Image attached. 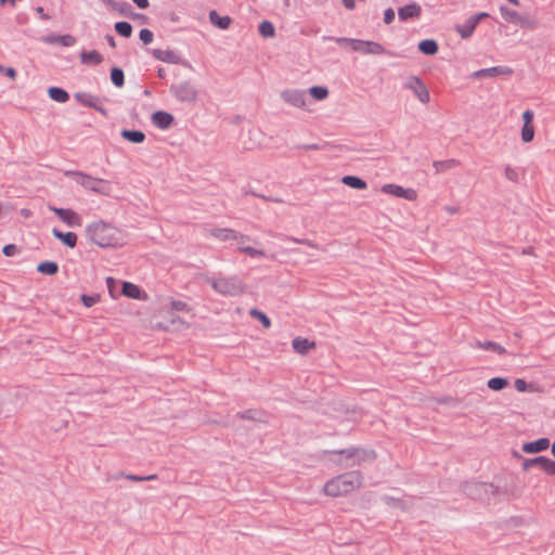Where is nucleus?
<instances>
[{"label":"nucleus","instance_id":"1","mask_svg":"<svg viewBox=\"0 0 555 555\" xmlns=\"http://www.w3.org/2000/svg\"><path fill=\"white\" fill-rule=\"evenodd\" d=\"M86 235L92 243L102 248L119 247L125 244L122 232L103 220L88 224L86 227Z\"/></svg>","mask_w":555,"mask_h":555},{"label":"nucleus","instance_id":"2","mask_svg":"<svg viewBox=\"0 0 555 555\" xmlns=\"http://www.w3.org/2000/svg\"><path fill=\"white\" fill-rule=\"evenodd\" d=\"M362 476L359 472H349L339 475L324 485V493L330 496L346 495L360 488Z\"/></svg>","mask_w":555,"mask_h":555},{"label":"nucleus","instance_id":"3","mask_svg":"<svg viewBox=\"0 0 555 555\" xmlns=\"http://www.w3.org/2000/svg\"><path fill=\"white\" fill-rule=\"evenodd\" d=\"M65 175L73 178L79 185L87 190L100 194L108 193L109 183L105 180L91 177L80 171H66Z\"/></svg>","mask_w":555,"mask_h":555},{"label":"nucleus","instance_id":"4","mask_svg":"<svg viewBox=\"0 0 555 555\" xmlns=\"http://www.w3.org/2000/svg\"><path fill=\"white\" fill-rule=\"evenodd\" d=\"M210 286L224 296H237L244 292V284L237 278L208 279Z\"/></svg>","mask_w":555,"mask_h":555},{"label":"nucleus","instance_id":"5","mask_svg":"<svg viewBox=\"0 0 555 555\" xmlns=\"http://www.w3.org/2000/svg\"><path fill=\"white\" fill-rule=\"evenodd\" d=\"M464 492L475 500H489L498 493V489L488 482H468L464 487Z\"/></svg>","mask_w":555,"mask_h":555},{"label":"nucleus","instance_id":"6","mask_svg":"<svg viewBox=\"0 0 555 555\" xmlns=\"http://www.w3.org/2000/svg\"><path fill=\"white\" fill-rule=\"evenodd\" d=\"M403 88L406 90H410L416 99L423 103L427 104L430 101V94L426 87V85L423 82V80L415 75L408 76L403 81Z\"/></svg>","mask_w":555,"mask_h":555},{"label":"nucleus","instance_id":"7","mask_svg":"<svg viewBox=\"0 0 555 555\" xmlns=\"http://www.w3.org/2000/svg\"><path fill=\"white\" fill-rule=\"evenodd\" d=\"M280 96L283 102L293 107L308 109V98L305 90L287 88L280 92Z\"/></svg>","mask_w":555,"mask_h":555},{"label":"nucleus","instance_id":"8","mask_svg":"<svg viewBox=\"0 0 555 555\" xmlns=\"http://www.w3.org/2000/svg\"><path fill=\"white\" fill-rule=\"evenodd\" d=\"M175 98L180 102H195L197 99V90L190 81H181L172 85L170 88Z\"/></svg>","mask_w":555,"mask_h":555},{"label":"nucleus","instance_id":"9","mask_svg":"<svg viewBox=\"0 0 555 555\" xmlns=\"http://www.w3.org/2000/svg\"><path fill=\"white\" fill-rule=\"evenodd\" d=\"M352 51L361 54L382 55L388 53L380 43L370 40L356 39L352 42Z\"/></svg>","mask_w":555,"mask_h":555},{"label":"nucleus","instance_id":"10","mask_svg":"<svg viewBox=\"0 0 555 555\" xmlns=\"http://www.w3.org/2000/svg\"><path fill=\"white\" fill-rule=\"evenodd\" d=\"M48 208L53 211L68 227H80L82 224L81 217L72 209L57 208L49 205Z\"/></svg>","mask_w":555,"mask_h":555},{"label":"nucleus","instance_id":"11","mask_svg":"<svg viewBox=\"0 0 555 555\" xmlns=\"http://www.w3.org/2000/svg\"><path fill=\"white\" fill-rule=\"evenodd\" d=\"M75 100L87 107H92L100 112L102 115H106V109L103 107L100 98L87 92H77L74 94Z\"/></svg>","mask_w":555,"mask_h":555},{"label":"nucleus","instance_id":"12","mask_svg":"<svg viewBox=\"0 0 555 555\" xmlns=\"http://www.w3.org/2000/svg\"><path fill=\"white\" fill-rule=\"evenodd\" d=\"M382 192H384L386 194L393 195L396 197L405 198L408 201H415L417 197V193L415 190L404 189L400 185L392 184V183L384 184L382 186Z\"/></svg>","mask_w":555,"mask_h":555},{"label":"nucleus","instance_id":"13","mask_svg":"<svg viewBox=\"0 0 555 555\" xmlns=\"http://www.w3.org/2000/svg\"><path fill=\"white\" fill-rule=\"evenodd\" d=\"M525 469L531 466H538L548 475H555V462L546 456H537L528 459L522 464Z\"/></svg>","mask_w":555,"mask_h":555},{"label":"nucleus","instance_id":"14","mask_svg":"<svg viewBox=\"0 0 555 555\" xmlns=\"http://www.w3.org/2000/svg\"><path fill=\"white\" fill-rule=\"evenodd\" d=\"M338 453L346 456V466H354L357 464H360V462L363 461L369 455H372L374 457L373 452L367 453L364 450L354 448L340 450L338 451Z\"/></svg>","mask_w":555,"mask_h":555},{"label":"nucleus","instance_id":"15","mask_svg":"<svg viewBox=\"0 0 555 555\" xmlns=\"http://www.w3.org/2000/svg\"><path fill=\"white\" fill-rule=\"evenodd\" d=\"M513 70L506 66H494L489 68H482L473 73L472 77L474 78H486V77H494L499 75H512Z\"/></svg>","mask_w":555,"mask_h":555},{"label":"nucleus","instance_id":"16","mask_svg":"<svg viewBox=\"0 0 555 555\" xmlns=\"http://www.w3.org/2000/svg\"><path fill=\"white\" fill-rule=\"evenodd\" d=\"M422 13V8L420 4L413 2L410 4H406L404 7L399 8L398 10V16L399 20L402 22H405L408 20L412 18H418Z\"/></svg>","mask_w":555,"mask_h":555},{"label":"nucleus","instance_id":"17","mask_svg":"<svg viewBox=\"0 0 555 555\" xmlns=\"http://www.w3.org/2000/svg\"><path fill=\"white\" fill-rule=\"evenodd\" d=\"M206 232L221 242L233 241L234 237H238V232L227 228H207Z\"/></svg>","mask_w":555,"mask_h":555},{"label":"nucleus","instance_id":"18","mask_svg":"<svg viewBox=\"0 0 555 555\" xmlns=\"http://www.w3.org/2000/svg\"><path fill=\"white\" fill-rule=\"evenodd\" d=\"M152 55L162 62L169 63V64H178L180 63V56L178 53H176L172 50L166 49H154L152 51Z\"/></svg>","mask_w":555,"mask_h":555},{"label":"nucleus","instance_id":"19","mask_svg":"<svg viewBox=\"0 0 555 555\" xmlns=\"http://www.w3.org/2000/svg\"><path fill=\"white\" fill-rule=\"evenodd\" d=\"M153 124L159 129H168L173 124V116L164 111H157L152 115Z\"/></svg>","mask_w":555,"mask_h":555},{"label":"nucleus","instance_id":"20","mask_svg":"<svg viewBox=\"0 0 555 555\" xmlns=\"http://www.w3.org/2000/svg\"><path fill=\"white\" fill-rule=\"evenodd\" d=\"M550 447V440L547 438H540L535 441L526 442L522 446L525 453H538L546 450Z\"/></svg>","mask_w":555,"mask_h":555},{"label":"nucleus","instance_id":"21","mask_svg":"<svg viewBox=\"0 0 555 555\" xmlns=\"http://www.w3.org/2000/svg\"><path fill=\"white\" fill-rule=\"evenodd\" d=\"M42 40L49 44L60 43L64 47H73L76 43V38L72 35H52Z\"/></svg>","mask_w":555,"mask_h":555},{"label":"nucleus","instance_id":"22","mask_svg":"<svg viewBox=\"0 0 555 555\" xmlns=\"http://www.w3.org/2000/svg\"><path fill=\"white\" fill-rule=\"evenodd\" d=\"M476 26L475 21L468 17L463 24L456 25L455 30L459 33L461 38L468 39L473 35Z\"/></svg>","mask_w":555,"mask_h":555},{"label":"nucleus","instance_id":"23","mask_svg":"<svg viewBox=\"0 0 555 555\" xmlns=\"http://www.w3.org/2000/svg\"><path fill=\"white\" fill-rule=\"evenodd\" d=\"M52 234L70 248H74L77 244V235L74 232L63 233L57 229H53Z\"/></svg>","mask_w":555,"mask_h":555},{"label":"nucleus","instance_id":"24","mask_svg":"<svg viewBox=\"0 0 555 555\" xmlns=\"http://www.w3.org/2000/svg\"><path fill=\"white\" fill-rule=\"evenodd\" d=\"M209 21L220 29H228L231 25V18L229 16H220L216 11L209 12Z\"/></svg>","mask_w":555,"mask_h":555},{"label":"nucleus","instance_id":"25","mask_svg":"<svg viewBox=\"0 0 555 555\" xmlns=\"http://www.w3.org/2000/svg\"><path fill=\"white\" fill-rule=\"evenodd\" d=\"M292 345L294 350L300 354L306 353L309 349L314 347L313 341H310L309 339L301 337L294 338Z\"/></svg>","mask_w":555,"mask_h":555},{"label":"nucleus","instance_id":"26","mask_svg":"<svg viewBox=\"0 0 555 555\" xmlns=\"http://www.w3.org/2000/svg\"><path fill=\"white\" fill-rule=\"evenodd\" d=\"M48 94L50 99L57 103H65L69 99V94L67 93V91L59 87H50L48 89Z\"/></svg>","mask_w":555,"mask_h":555},{"label":"nucleus","instance_id":"27","mask_svg":"<svg viewBox=\"0 0 555 555\" xmlns=\"http://www.w3.org/2000/svg\"><path fill=\"white\" fill-rule=\"evenodd\" d=\"M80 60L85 64H100L103 60L102 55L96 50L83 51L80 54Z\"/></svg>","mask_w":555,"mask_h":555},{"label":"nucleus","instance_id":"28","mask_svg":"<svg viewBox=\"0 0 555 555\" xmlns=\"http://www.w3.org/2000/svg\"><path fill=\"white\" fill-rule=\"evenodd\" d=\"M474 346L476 348H480V349H485V350H490L492 352H495V353H499V354H503L505 353V348L502 347L501 345L494 343V341H491V340H487V341H476L474 344Z\"/></svg>","mask_w":555,"mask_h":555},{"label":"nucleus","instance_id":"29","mask_svg":"<svg viewBox=\"0 0 555 555\" xmlns=\"http://www.w3.org/2000/svg\"><path fill=\"white\" fill-rule=\"evenodd\" d=\"M418 50L426 55H434L438 52V43L433 39L422 40Z\"/></svg>","mask_w":555,"mask_h":555},{"label":"nucleus","instance_id":"30","mask_svg":"<svg viewBox=\"0 0 555 555\" xmlns=\"http://www.w3.org/2000/svg\"><path fill=\"white\" fill-rule=\"evenodd\" d=\"M500 12L502 17L513 24H519V22L522 20V15H520L518 12L511 10L504 5L500 8Z\"/></svg>","mask_w":555,"mask_h":555},{"label":"nucleus","instance_id":"31","mask_svg":"<svg viewBox=\"0 0 555 555\" xmlns=\"http://www.w3.org/2000/svg\"><path fill=\"white\" fill-rule=\"evenodd\" d=\"M341 182L345 185H348V186H350L352 189H357V190H364L367 186L366 182L364 180H362L361 178L356 177V176H345V177H343Z\"/></svg>","mask_w":555,"mask_h":555},{"label":"nucleus","instance_id":"32","mask_svg":"<svg viewBox=\"0 0 555 555\" xmlns=\"http://www.w3.org/2000/svg\"><path fill=\"white\" fill-rule=\"evenodd\" d=\"M120 134L132 143H142L145 140L144 132L140 130H122Z\"/></svg>","mask_w":555,"mask_h":555},{"label":"nucleus","instance_id":"33","mask_svg":"<svg viewBox=\"0 0 555 555\" xmlns=\"http://www.w3.org/2000/svg\"><path fill=\"white\" fill-rule=\"evenodd\" d=\"M122 294L129 298L139 299L141 295V291L139 286L133 283L125 282L122 284Z\"/></svg>","mask_w":555,"mask_h":555},{"label":"nucleus","instance_id":"34","mask_svg":"<svg viewBox=\"0 0 555 555\" xmlns=\"http://www.w3.org/2000/svg\"><path fill=\"white\" fill-rule=\"evenodd\" d=\"M38 272L47 275H54L59 271V266L54 261H44L37 267Z\"/></svg>","mask_w":555,"mask_h":555},{"label":"nucleus","instance_id":"35","mask_svg":"<svg viewBox=\"0 0 555 555\" xmlns=\"http://www.w3.org/2000/svg\"><path fill=\"white\" fill-rule=\"evenodd\" d=\"M308 92L313 99L318 101H323L328 96L327 88L321 86H313L309 88Z\"/></svg>","mask_w":555,"mask_h":555},{"label":"nucleus","instance_id":"36","mask_svg":"<svg viewBox=\"0 0 555 555\" xmlns=\"http://www.w3.org/2000/svg\"><path fill=\"white\" fill-rule=\"evenodd\" d=\"M115 30L117 34L125 38H129L132 34V26L128 22H117L115 24Z\"/></svg>","mask_w":555,"mask_h":555},{"label":"nucleus","instance_id":"37","mask_svg":"<svg viewBox=\"0 0 555 555\" xmlns=\"http://www.w3.org/2000/svg\"><path fill=\"white\" fill-rule=\"evenodd\" d=\"M259 34L266 38L273 37L275 34L273 24L269 21L261 22L259 25Z\"/></svg>","mask_w":555,"mask_h":555},{"label":"nucleus","instance_id":"38","mask_svg":"<svg viewBox=\"0 0 555 555\" xmlns=\"http://www.w3.org/2000/svg\"><path fill=\"white\" fill-rule=\"evenodd\" d=\"M487 385L490 389L499 391L504 389L508 385V382L503 377H493L488 380Z\"/></svg>","mask_w":555,"mask_h":555},{"label":"nucleus","instance_id":"39","mask_svg":"<svg viewBox=\"0 0 555 555\" xmlns=\"http://www.w3.org/2000/svg\"><path fill=\"white\" fill-rule=\"evenodd\" d=\"M111 79L116 87H122L125 83L124 72L118 67H114L111 72Z\"/></svg>","mask_w":555,"mask_h":555},{"label":"nucleus","instance_id":"40","mask_svg":"<svg viewBox=\"0 0 555 555\" xmlns=\"http://www.w3.org/2000/svg\"><path fill=\"white\" fill-rule=\"evenodd\" d=\"M534 138V127L532 124H524L521 128V140L525 143H529Z\"/></svg>","mask_w":555,"mask_h":555},{"label":"nucleus","instance_id":"41","mask_svg":"<svg viewBox=\"0 0 555 555\" xmlns=\"http://www.w3.org/2000/svg\"><path fill=\"white\" fill-rule=\"evenodd\" d=\"M382 500H383V502L386 505H389V506H392V507H400L402 509H406L408 508L406 504L401 499L393 498V496H390V495H384L382 498Z\"/></svg>","mask_w":555,"mask_h":555},{"label":"nucleus","instance_id":"42","mask_svg":"<svg viewBox=\"0 0 555 555\" xmlns=\"http://www.w3.org/2000/svg\"><path fill=\"white\" fill-rule=\"evenodd\" d=\"M238 250L242 251V253H245L246 255H248L251 258L266 257V253L263 250L258 249V248H254V247H250V246H240Z\"/></svg>","mask_w":555,"mask_h":555},{"label":"nucleus","instance_id":"43","mask_svg":"<svg viewBox=\"0 0 555 555\" xmlns=\"http://www.w3.org/2000/svg\"><path fill=\"white\" fill-rule=\"evenodd\" d=\"M456 165H457V160H455V159H449V160H444V162H435L434 163V166L438 172L451 169V168L455 167Z\"/></svg>","mask_w":555,"mask_h":555},{"label":"nucleus","instance_id":"44","mask_svg":"<svg viewBox=\"0 0 555 555\" xmlns=\"http://www.w3.org/2000/svg\"><path fill=\"white\" fill-rule=\"evenodd\" d=\"M250 314H251L254 318L258 319V320L262 323V325H263L264 327H267V328H268V327H270V325H271V321H270V319H269V318H268L263 312H261V311H259V310H257V309H253V310L250 311Z\"/></svg>","mask_w":555,"mask_h":555},{"label":"nucleus","instance_id":"45","mask_svg":"<svg viewBox=\"0 0 555 555\" xmlns=\"http://www.w3.org/2000/svg\"><path fill=\"white\" fill-rule=\"evenodd\" d=\"M324 39L333 40L337 44L345 47L348 46L352 50V42L356 41L354 38H346V37H324Z\"/></svg>","mask_w":555,"mask_h":555},{"label":"nucleus","instance_id":"46","mask_svg":"<svg viewBox=\"0 0 555 555\" xmlns=\"http://www.w3.org/2000/svg\"><path fill=\"white\" fill-rule=\"evenodd\" d=\"M139 37L144 44H149L153 41L154 35L150 29L143 28L140 30Z\"/></svg>","mask_w":555,"mask_h":555},{"label":"nucleus","instance_id":"47","mask_svg":"<svg viewBox=\"0 0 555 555\" xmlns=\"http://www.w3.org/2000/svg\"><path fill=\"white\" fill-rule=\"evenodd\" d=\"M519 25L525 28L534 29L538 26V22L534 18H529L528 16L522 15V20L519 22Z\"/></svg>","mask_w":555,"mask_h":555},{"label":"nucleus","instance_id":"48","mask_svg":"<svg viewBox=\"0 0 555 555\" xmlns=\"http://www.w3.org/2000/svg\"><path fill=\"white\" fill-rule=\"evenodd\" d=\"M505 177L509 181L516 182L518 180V172L511 166L505 167Z\"/></svg>","mask_w":555,"mask_h":555},{"label":"nucleus","instance_id":"49","mask_svg":"<svg viewBox=\"0 0 555 555\" xmlns=\"http://www.w3.org/2000/svg\"><path fill=\"white\" fill-rule=\"evenodd\" d=\"M81 300L86 307L90 308L98 302L99 296L82 295Z\"/></svg>","mask_w":555,"mask_h":555},{"label":"nucleus","instance_id":"50","mask_svg":"<svg viewBox=\"0 0 555 555\" xmlns=\"http://www.w3.org/2000/svg\"><path fill=\"white\" fill-rule=\"evenodd\" d=\"M0 74H5L11 79H15L16 70L13 67H4L0 64Z\"/></svg>","mask_w":555,"mask_h":555},{"label":"nucleus","instance_id":"51","mask_svg":"<svg viewBox=\"0 0 555 555\" xmlns=\"http://www.w3.org/2000/svg\"><path fill=\"white\" fill-rule=\"evenodd\" d=\"M393 20H395V11H393V9L389 8L387 10H385V12H384V22L386 24H390V23L393 22Z\"/></svg>","mask_w":555,"mask_h":555},{"label":"nucleus","instance_id":"52","mask_svg":"<svg viewBox=\"0 0 555 555\" xmlns=\"http://www.w3.org/2000/svg\"><path fill=\"white\" fill-rule=\"evenodd\" d=\"M233 241L237 243L238 248L240 246H247L246 243L250 241V237L242 233H238V237H234Z\"/></svg>","mask_w":555,"mask_h":555},{"label":"nucleus","instance_id":"53","mask_svg":"<svg viewBox=\"0 0 555 555\" xmlns=\"http://www.w3.org/2000/svg\"><path fill=\"white\" fill-rule=\"evenodd\" d=\"M287 241H291V242H294V243H299V244H306L308 245L309 247H312V248H318V246L309 241V240H299V238H296V237H286Z\"/></svg>","mask_w":555,"mask_h":555},{"label":"nucleus","instance_id":"54","mask_svg":"<svg viewBox=\"0 0 555 555\" xmlns=\"http://www.w3.org/2000/svg\"><path fill=\"white\" fill-rule=\"evenodd\" d=\"M17 247L14 244H9L3 247V254L8 257L14 256Z\"/></svg>","mask_w":555,"mask_h":555},{"label":"nucleus","instance_id":"55","mask_svg":"<svg viewBox=\"0 0 555 555\" xmlns=\"http://www.w3.org/2000/svg\"><path fill=\"white\" fill-rule=\"evenodd\" d=\"M534 118V114L532 111L527 109L522 113V120L524 124H532V120Z\"/></svg>","mask_w":555,"mask_h":555},{"label":"nucleus","instance_id":"56","mask_svg":"<svg viewBox=\"0 0 555 555\" xmlns=\"http://www.w3.org/2000/svg\"><path fill=\"white\" fill-rule=\"evenodd\" d=\"M515 388L520 391V392H524L527 390V383L524 380V379H516L515 380Z\"/></svg>","mask_w":555,"mask_h":555},{"label":"nucleus","instance_id":"57","mask_svg":"<svg viewBox=\"0 0 555 555\" xmlns=\"http://www.w3.org/2000/svg\"><path fill=\"white\" fill-rule=\"evenodd\" d=\"M171 307L177 311H183L188 308V305L183 301H172Z\"/></svg>","mask_w":555,"mask_h":555},{"label":"nucleus","instance_id":"58","mask_svg":"<svg viewBox=\"0 0 555 555\" xmlns=\"http://www.w3.org/2000/svg\"><path fill=\"white\" fill-rule=\"evenodd\" d=\"M487 16H488V14H487V13L481 12V13H478V14H476V15L470 16V18H472L473 21H475V24L477 25V24H478L482 18H486Z\"/></svg>","mask_w":555,"mask_h":555},{"label":"nucleus","instance_id":"59","mask_svg":"<svg viewBox=\"0 0 555 555\" xmlns=\"http://www.w3.org/2000/svg\"><path fill=\"white\" fill-rule=\"evenodd\" d=\"M138 8L140 9H146L149 7V0H132Z\"/></svg>","mask_w":555,"mask_h":555},{"label":"nucleus","instance_id":"60","mask_svg":"<svg viewBox=\"0 0 555 555\" xmlns=\"http://www.w3.org/2000/svg\"><path fill=\"white\" fill-rule=\"evenodd\" d=\"M125 478L132 481H144L143 476H137V475H125Z\"/></svg>","mask_w":555,"mask_h":555},{"label":"nucleus","instance_id":"61","mask_svg":"<svg viewBox=\"0 0 555 555\" xmlns=\"http://www.w3.org/2000/svg\"><path fill=\"white\" fill-rule=\"evenodd\" d=\"M36 12L38 13V15L42 18V20H49L50 16L47 15L43 11V8L42 7H38L36 8Z\"/></svg>","mask_w":555,"mask_h":555},{"label":"nucleus","instance_id":"62","mask_svg":"<svg viewBox=\"0 0 555 555\" xmlns=\"http://www.w3.org/2000/svg\"><path fill=\"white\" fill-rule=\"evenodd\" d=\"M115 8H116L117 10H119L121 13H124V12H125V9H126V8H130V5H129L128 3H126V2H124V3H119V4H118V7H115Z\"/></svg>","mask_w":555,"mask_h":555},{"label":"nucleus","instance_id":"63","mask_svg":"<svg viewBox=\"0 0 555 555\" xmlns=\"http://www.w3.org/2000/svg\"><path fill=\"white\" fill-rule=\"evenodd\" d=\"M243 417L255 418V413L251 411H248L245 414H243Z\"/></svg>","mask_w":555,"mask_h":555},{"label":"nucleus","instance_id":"64","mask_svg":"<svg viewBox=\"0 0 555 555\" xmlns=\"http://www.w3.org/2000/svg\"><path fill=\"white\" fill-rule=\"evenodd\" d=\"M11 3L12 5L15 4V0H0V4L3 5L4 3Z\"/></svg>","mask_w":555,"mask_h":555}]
</instances>
